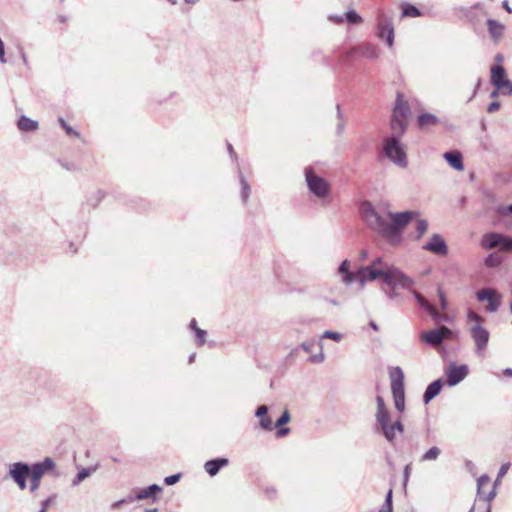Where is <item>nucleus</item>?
Segmentation results:
<instances>
[{
    "instance_id": "nucleus-1",
    "label": "nucleus",
    "mask_w": 512,
    "mask_h": 512,
    "mask_svg": "<svg viewBox=\"0 0 512 512\" xmlns=\"http://www.w3.org/2000/svg\"><path fill=\"white\" fill-rule=\"evenodd\" d=\"M360 211L365 224L387 239L397 237L416 215L413 211L394 213L387 205L375 207L368 201L362 203Z\"/></svg>"
},
{
    "instance_id": "nucleus-2",
    "label": "nucleus",
    "mask_w": 512,
    "mask_h": 512,
    "mask_svg": "<svg viewBox=\"0 0 512 512\" xmlns=\"http://www.w3.org/2000/svg\"><path fill=\"white\" fill-rule=\"evenodd\" d=\"M382 278L390 288L401 287L409 289L413 280L405 275L398 267L389 264L381 257H377L370 265L361 266L357 270L356 280L363 289L367 282Z\"/></svg>"
},
{
    "instance_id": "nucleus-3",
    "label": "nucleus",
    "mask_w": 512,
    "mask_h": 512,
    "mask_svg": "<svg viewBox=\"0 0 512 512\" xmlns=\"http://www.w3.org/2000/svg\"><path fill=\"white\" fill-rule=\"evenodd\" d=\"M467 319L470 323V336L475 345V353L482 355L488 346L490 339L489 331L483 326L484 318L476 312L469 310Z\"/></svg>"
},
{
    "instance_id": "nucleus-4",
    "label": "nucleus",
    "mask_w": 512,
    "mask_h": 512,
    "mask_svg": "<svg viewBox=\"0 0 512 512\" xmlns=\"http://www.w3.org/2000/svg\"><path fill=\"white\" fill-rule=\"evenodd\" d=\"M305 183L309 192L319 200H324L331 194V185L329 182L318 175L316 171L307 166L304 169Z\"/></svg>"
},
{
    "instance_id": "nucleus-5",
    "label": "nucleus",
    "mask_w": 512,
    "mask_h": 512,
    "mask_svg": "<svg viewBox=\"0 0 512 512\" xmlns=\"http://www.w3.org/2000/svg\"><path fill=\"white\" fill-rule=\"evenodd\" d=\"M384 155L400 168L408 166L406 147L401 140L396 138H386L383 143Z\"/></svg>"
},
{
    "instance_id": "nucleus-6",
    "label": "nucleus",
    "mask_w": 512,
    "mask_h": 512,
    "mask_svg": "<svg viewBox=\"0 0 512 512\" xmlns=\"http://www.w3.org/2000/svg\"><path fill=\"white\" fill-rule=\"evenodd\" d=\"M480 245L483 249L498 248L501 252H512V237L498 232H488L482 236Z\"/></svg>"
},
{
    "instance_id": "nucleus-7",
    "label": "nucleus",
    "mask_w": 512,
    "mask_h": 512,
    "mask_svg": "<svg viewBox=\"0 0 512 512\" xmlns=\"http://www.w3.org/2000/svg\"><path fill=\"white\" fill-rule=\"evenodd\" d=\"M55 468V462L53 459L46 457L41 462H36L31 465V472L28 477L30 478V491L35 492L39 489L41 479L48 471Z\"/></svg>"
},
{
    "instance_id": "nucleus-8",
    "label": "nucleus",
    "mask_w": 512,
    "mask_h": 512,
    "mask_svg": "<svg viewBox=\"0 0 512 512\" xmlns=\"http://www.w3.org/2000/svg\"><path fill=\"white\" fill-rule=\"evenodd\" d=\"M376 35L379 39H385L386 44L392 47L394 44V25L391 17L380 11L377 17Z\"/></svg>"
},
{
    "instance_id": "nucleus-9",
    "label": "nucleus",
    "mask_w": 512,
    "mask_h": 512,
    "mask_svg": "<svg viewBox=\"0 0 512 512\" xmlns=\"http://www.w3.org/2000/svg\"><path fill=\"white\" fill-rule=\"evenodd\" d=\"M30 472L31 465L24 462H14L9 464L7 476L17 484L20 490H25Z\"/></svg>"
},
{
    "instance_id": "nucleus-10",
    "label": "nucleus",
    "mask_w": 512,
    "mask_h": 512,
    "mask_svg": "<svg viewBox=\"0 0 512 512\" xmlns=\"http://www.w3.org/2000/svg\"><path fill=\"white\" fill-rule=\"evenodd\" d=\"M477 300L479 302L487 301L486 311L495 313L501 306L502 295L495 289L484 288L476 293Z\"/></svg>"
},
{
    "instance_id": "nucleus-11",
    "label": "nucleus",
    "mask_w": 512,
    "mask_h": 512,
    "mask_svg": "<svg viewBox=\"0 0 512 512\" xmlns=\"http://www.w3.org/2000/svg\"><path fill=\"white\" fill-rule=\"evenodd\" d=\"M469 373V368L466 364L458 365L454 362L449 363L446 367V383L449 387H454L462 382Z\"/></svg>"
},
{
    "instance_id": "nucleus-12",
    "label": "nucleus",
    "mask_w": 512,
    "mask_h": 512,
    "mask_svg": "<svg viewBox=\"0 0 512 512\" xmlns=\"http://www.w3.org/2000/svg\"><path fill=\"white\" fill-rule=\"evenodd\" d=\"M452 331L446 326H440L438 329L422 332L420 338L423 342L432 346H439L447 338L452 337Z\"/></svg>"
},
{
    "instance_id": "nucleus-13",
    "label": "nucleus",
    "mask_w": 512,
    "mask_h": 512,
    "mask_svg": "<svg viewBox=\"0 0 512 512\" xmlns=\"http://www.w3.org/2000/svg\"><path fill=\"white\" fill-rule=\"evenodd\" d=\"M391 391L394 399L405 398L404 373L400 367H395L390 372Z\"/></svg>"
},
{
    "instance_id": "nucleus-14",
    "label": "nucleus",
    "mask_w": 512,
    "mask_h": 512,
    "mask_svg": "<svg viewBox=\"0 0 512 512\" xmlns=\"http://www.w3.org/2000/svg\"><path fill=\"white\" fill-rule=\"evenodd\" d=\"M423 249L436 255H446L448 253L447 244L440 234H433L430 240L423 246Z\"/></svg>"
},
{
    "instance_id": "nucleus-15",
    "label": "nucleus",
    "mask_w": 512,
    "mask_h": 512,
    "mask_svg": "<svg viewBox=\"0 0 512 512\" xmlns=\"http://www.w3.org/2000/svg\"><path fill=\"white\" fill-rule=\"evenodd\" d=\"M413 295H414L415 299L417 300L418 304L423 309H425L436 322H442V321H446L447 320V318L442 316L436 310V308L433 305H431L421 294H419L416 291H413Z\"/></svg>"
},
{
    "instance_id": "nucleus-16",
    "label": "nucleus",
    "mask_w": 512,
    "mask_h": 512,
    "mask_svg": "<svg viewBox=\"0 0 512 512\" xmlns=\"http://www.w3.org/2000/svg\"><path fill=\"white\" fill-rule=\"evenodd\" d=\"M410 114V107L408 102L404 99L403 95L398 93L396 102L393 108L392 117L407 119Z\"/></svg>"
},
{
    "instance_id": "nucleus-17",
    "label": "nucleus",
    "mask_w": 512,
    "mask_h": 512,
    "mask_svg": "<svg viewBox=\"0 0 512 512\" xmlns=\"http://www.w3.org/2000/svg\"><path fill=\"white\" fill-rule=\"evenodd\" d=\"M486 23L491 40L495 43L500 42L504 35L505 25L494 19H488Z\"/></svg>"
},
{
    "instance_id": "nucleus-18",
    "label": "nucleus",
    "mask_w": 512,
    "mask_h": 512,
    "mask_svg": "<svg viewBox=\"0 0 512 512\" xmlns=\"http://www.w3.org/2000/svg\"><path fill=\"white\" fill-rule=\"evenodd\" d=\"M390 126L391 135L388 138H396L397 140H401V137L407 129L406 119L392 117Z\"/></svg>"
},
{
    "instance_id": "nucleus-19",
    "label": "nucleus",
    "mask_w": 512,
    "mask_h": 512,
    "mask_svg": "<svg viewBox=\"0 0 512 512\" xmlns=\"http://www.w3.org/2000/svg\"><path fill=\"white\" fill-rule=\"evenodd\" d=\"M351 263L349 260L345 259L342 261V263L339 265L338 272L342 276V282L346 285L352 284L356 280L357 271L351 272Z\"/></svg>"
},
{
    "instance_id": "nucleus-20",
    "label": "nucleus",
    "mask_w": 512,
    "mask_h": 512,
    "mask_svg": "<svg viewBox=\"0 0 512 512\" xmlns=\"http://www.w3.org/2000/svg\"><path fill=\"white\" fill-rule=\"evenodd\" d=\"M228 463L229 460L227 458H215L207 461L204 464V469L210 476H215L218 474L220 469L226 467Z\"/></svg>"
},
{
    "instance_id": "nucleus-21",
    "label": "nucleus",
    "mask_w": 512,
    "mask_h": 512,
    "mask_svg": "<svg viewBox=\"0 0 512 512\" xmlns=\"http://www.w3.org/2000/svg\"><path fill=\"white\" fill-rule=\"evenodd\" d=\"M489 480L490 479L486 474L480 476L477 479V495L479 496L480 499H483L488 502L492 501L496 496L495 487L487 495L484 494L483 488L485 485L489 483Z\"/></svg>"
},
{
    "instance_id": "nucleus-22",
    "label": "nucleus",
    "mask_w": 512,
    "mask_h": 512,
    "mask_svg": "<svg viewBox=\"0 0 512 512\" xmlns=\"http://www.w3.org/2000/svg\"><path fill=\"white\" fill-rule=\"evenodd\" d=\"M268 407L266 405H261L256 409L255 416L258 417L259 426L266 431H271L273 429V423L271 418L267 415Z\"/></svg>"
},
{
    "instance_id": "nucleus-23",
    "label": "nucleus",
    "mask_w": 512,
    "mask_h": 512,
    "mask_svg": "<svg viewBox=\"0 0 512 512\" xmlns=\"http://www.w3.org/2000/svg\"><path fill=\"white\" fill-rule=\"evenodd\" d=\"M505 70L502 66H494L491 69V82L498 89H502L505 86Z\"/></svg>"
},
{
    "instance_id": "nucleus-24",
    "label": "nucleus",
    "mask_w": 512,
    "mask_h": 512,
    "mask_svg": "<svg viewBox=\"0 0 512 512\" xmlns=\"http://www.w3.org/2000/svg\"><path fill=\"white\" fill-rule=\"evenodd\" d=\"M417 123L420 129L426 130L439 123L436 115L431 113H422L417 118Z\"/></svg>"
},
{
    "instance_id": "nucleus-25",
    "label": "nucleus",
    "mask_w": 512,
    "mask_h": 512,
    "mask_svg": "<svg viewBox=\"0 0 512 512\" xmlns=\"http://www.w3.org/2000/svg\"><path fill=\"white\" fill-rule=\"evenodd\" d=\"M441 389H442V380L441 379H437V380L433 381L432 383H430L428 385V387L426 388L424 396H423L424 403L425 404L429 403L433 398H435L440 393Z\"/></svg>"
},
{
    "instance_id": "nucleus-26",
    "label": "nucleus",
    "mask_w": 512,
    "mask_h": 512,
    "mask_svg": "<svg viewBox=\"0 0 512 512\" xmlns=\"http://www.w3.org/2000/svg\"><path fill=\"white\" fill-rule=\"evenodd\" d=\"M444 158L455 170L462 171L464 169L462 155L459 152H446Z\"/></svg>"
},
{
    "instance_id": "nucleus-27",
    "label": "nucleus",
    "mask_w": 512,
    "mask_h": 512,
    "mask_svg": "<svg viewBox=\"0 0 512 512\" xmlns=\"http://www.w3.org/2000/svg\"><path fill=\"white\" fill-rule=\"evenodd\" d=\"M162 487L157 484H152L146 488H143L136 493L137 500H144L147 498H156V493L161 492Z\"/></svg>"
},
{
    "instance_id": "nucleus-28",
    "label": "nucleus",
    "mask_w": 512,
    "mask_h": 512,
    "mask_svg": "<svg viewBox=\"0 0 512 512\" xmlns=\"http://www.w3.org/2000/svg\"><path fill=\"white\" fill-rule=\"evenodd\" d=\"M18 129L23 132H31L38 129L39 124L37 121L28 118L27 116H21L17 123Z\"/></svg>"
},
{
    "instance_id": "nucleus-29",
    "label": "nucleus",
    "mask_w": 512,
    "mask_h": 512,
    "mask_svg": "<svg viewBox=\"0 0 512 512\" xmlns=\"http://www.w3.org/2000/svg\"><path fill=\"white\" fill-rule=\"evenodd\" d=\"M97 467L82 468L76 477L72 480V486H78L82 481L88 478L96 471Z\"/></svg>"
},
{
    "instance_id": "nucleus-30",
    "label": "nucleus",
    "mask_w": 512,
    "mask_h": 512,
    "mask_svg": "<svg viewBox=\"0 0 512 512\" xmlns=\"http://www.w3.org/2000/svg\"><path fill=\"white\" fill-rule=\"evenodd\" d=\"M359 52L362 54V56L369 59H377L379 56L378 50L373 44H365L359 48Z\"/></svg>"
},
{
    "instance_id": "nucleus-31",
    "label": "nucleus",
    "mask_w": 512,
    "mask_h": 512,
    "mask_svg": "<svg viewBox=\"0 0 512 512\" xmlns=\"http://www.w3.org/2000/svg\"><path fill=\"white\" fill-rule=\"evenodd\" d=\"M441 454L440 448L433 446L429 448L421 457L420 462L435 461Z\"/></svg>"
},
{
    "instance_id": "nucleus-32",
    "label": "nucleus",
    "mask_w": 512,
    "mask_h": 512,
    "mask_svg": "<svg viewBox=\"0 0 512 512\" xmlns=\"http://www.w3.org/2000/svg\"><path fill=\"white\" fill-rule=\"evenodd\" d=\"M379 427H380L381 432H382L383 436L385 437V439L388 442L393 443L395 440V433L393 431V426H392L391 421L381 424V425H379Z\"/></svg>"
},
{
    "instance_id": "nucleus-33",
    "label": "nucleus",
    "mask_w": 512,
    "mask_h": 512,
    "mask_svg": "<svg viewBox=\"0 0 512 512\" xmlns=\"http://www.w3.org/2000/svg\"><path fill=\"white\" fill-rule=\"evenodd\" d=\"M421 16L420 10L412 5V4H403L402 5V17H419Z\"/></svg>"
},
{
    "instance_id": "nucleus-34",
    "label": "nucleus",
    "mask_w": 512,
    "mask_h": 512,
    "mask_svg": "<svg viewBox=\"0 0 512 512\" xmlns=\"http://www.w3.org/2000/svg\"><path fill=\"white\" fill-rule=\"evenodd\" d=\"M376 422L379 425L390 422V414L387 408L377 409L375 413Z\"/></svg>"
},
{
    "instance_id": "nucleus-35",
    "label": "nucleus",
    "mask_w": 512,
    "mask_h": 512,
    "mask_svg": "<svg viewBox=\"0 0 512 512\" xmlns=\"http://www.w3.org/2000/svg\"><path fill=\"white\" fill-rule=\"evenodd\" d=\"M376 422L379 425L390 422V414L387 408L377 409L375 413Z\"/></svg>"
},
{
    "instance_id": "nucleus-36",
    "label": "nucleus",
    "mask_w": 512,
    "mask_h": 512,
    "mask_svg": "<svg viewBox=\"0 0 512 512\" xmlns=\"http://www.w3.org/2000/svg\"><path fill=\"white\" fill-rule=\"evenodd\" d=\"M239 180H240V183L242 186V193H241L242 199L244 202H246L250 196L251 189H250V186H249L247 180L245 179V177L242 173L239 174Z\"/></svg>"
},
{
    "instance_id": "nucleus-37",
    "label": "nucleus",
    "mask_w": 512,
    "mask_h": 512,
    "mask_svg": "<svg viewBox=\"0 0 512 512\" xmlns=\"http://www.w3.org/2000/svg\"><path fill=\"white\" fill-rule=\"evenodd\" d=\"M501 261H502V260H501V258H500L498 255H496V254L492 253V254H489V255L485 258V260H484V264H485L487 267L492 268V267H497V266H499V265L501 264Z\"/></svg>"
},
{
    "instance_id": "nucleus-38",
    "label": "nucleus",
    "mask_w": 512,
    "mask_h": 512,
    "mask_svg": "<svg viewBox=\"0 0 512 512\" xmlns=\"http://www.w3.org/2000/svg\"><path fill=\"white\" fill-rule=\"evenodd\" d=\"M345 18L351 24H360L363 21L362 17L355 10L347 11Z\"/></svg>"
},
{
    "instance_id": "nucleus-39",
    "label": "nucleus",
    "mask_w": 512,
    "mask_h": 512,
    "mask_svg": "<svg viewBox=\"0 0 512 512\" xmlns=\"http://www.w3.org/2000/svg\"><path fill=\"white\" fill-rule=\"evenodd\" d=\"M336 110H337V118L339 120V122L336 126V133H337V135H341V134H343V132L345 130V120L343 119L340 105L336 106Z\"/></svg>"
},
{
    "instance_id": "nucleus-40",
    "label": "nucleus",
    "mask_w": 512,
    "mask_h": 512,
    "mask_svg": "<svg viewBox=\"0 0 512 512\" xmlns=\"http://www.w3.org/2000/svg\"><path fill=\"white\" fill-rule=\"evenodd\" d=\"M322 339H331L333 341L340 342L343 339V335L341 333H339V332L326 330L321 335V340Z\"/></svg>"
},
{
    "instance_id": "nucleus-41",
    "label": "nucleus",
    "mask_w": 512,
    "mask_h": 512,
    "mask_svg": "<svg viewBox=\"0 0 512 512\" xmlns=\"http://www.w3.org/2000/svg\"><path fill=\"white\" fill-rule=\"evenodd\" d=\"M427 228H428V222L424 219H419L417 222H416V231L418 233V238L422 237L425 232L427 231Z\"/></svg>"
},
{
    "instance_id": "nucleus-42",
    "label": "nucleus",
    "mask_w": 512,
    "mask_h": 512,
    "mask_svg": "<svg viewBox=\"0 0 512 512\" xmlns=\"http://www.w3.org/2000/svg\"><path fill=\"white\" fill-rule=\"evenodd\" d=\"M510 466H511L510 463H504V464L501 465V467H500V469L498 471L496 480L494 482V487L500 483L501 479L505 476V474L510 469Z\"/></svg>"
},
{
    "instance_id": "nucleus-43",
    "label": "nucleus",
    "mask_w": 512,
    "mask_h": 512,
    "mask_svg": "<svg viewBox=\"0 0 512 512\" xmlns=\"http://www.w3.org/2000/svg\"><path fill=\"white\" fill-rule=\"evenodd\" d=\"M59 123L62 126V128L65 130L67 135H74L76 137L80 136L79 132L74 130L63 118H59Z\"/></svg>"
},
{
    "instance_id": "nucleus-44",
    "label": "nucleus",
    "mask_w": 512,
    "mask_h": 512,
    "mask_svg": "<svg viewBox=\"0 0 512 512\" xmlns=\"http://www.w3.org/2000/svg\"><path fill=\"white\" fill-rule=\"evenodd\" d=\"M496 213L502 217L512 215V204L507 206H499L496 208Z\"/></svg>"
},
{
    "instance_id": "nucleus-45",
    "label": "nucleus",
    "mask_w": 512,
    "mask_h": 512,
    "mask_svg": "<svg viewBox=\"0 0 512 512\" xmlns=\"http://www.w3.org/2000/svg\"><path fill=\"white\" fill-rule=\"evenodd\" d=\"M321 351L318 354L312 355L309 357V362L311 363H322L325 360V355L323 353V346L320 342Z\"/></svg>"
},
{
    "instance_id": "nucleus-46",
    "label": "nucleus",
    "mask_w": 512,
    "mask_h": 512,
    "mask_svg": "<svg viewBox=\"0 0 512 512\" xmlns=\"http://www.w3.org/2000/svg\"><path fill=\"white\" fill-rule=\"evenodd\" d=\"M195 335H196V339H197L198 345L205 344V342H206V335H207V332L205 330L196 329Z\"/></svg>"
},
{
    "instance_id": "nucleus-47",
    "label": "nucleus",
    "mask_w": 512,
    "mask_h": 512,
    "mask_svg": "<svg viewBox=\"0 0 512 512\" xmlns=\"http://www.w3.org/2000/svg\"><path fill=\"white\" fill-rule=\"evenodd\" d=\"M289 420H290V415H289L288 411H284L283 414L280 416V418L276 421L275 426L281 427V426L285 425L286 423H288Z\"/></svg>"
},
{
    "instance_id": "nucleus-48",
    "label": "nucleus",
    "mask_w": 512,
    "mask_h": 512,
    "mask_svg": "<svg viewBox=\"0 0 512 512\" xmlns=\"http://www.w3.org/2000/svg\"><path fill=\"white\" fill-rule=\"evenodd\" d=\"M181 474H174L165 477L164 483L168 486L176 484L180 480Z\"/></svg>"
},
{
    "instance_id": "nucleus-49",
    "label": "nucleus",
    "mask_w": 512,
    "mask_h": 512,
    "mask_svg": "<svg viewBox=\"0 0 512 512\" xmlns=\"http://www.w3.org/2000/svg\"><path fill=\"white\" fill-rule=\"evenodd\" d=\"M437 293H438V297H439V300H440V306L443 310H445L447 308V299H446V296L444 294V292L442 291L441 288H438L437 290Z\"/></svg>"
},
{
    "instance_id": "nucleus-50",
    "label": "nucleus",
    "mask_w": 512,
    "mask_h": 512,
    "mask_svg": "<svg viewBox=\"0 0 512 512\" xmlns=\"http://www.w3.org/2000/svg\"><path fill=\"white\" fill-rule=\"evenodd\" d=\"M392 497H393L392 489H389V491H388V493H387V495H386V498H385L384 504H383L382 506H384V507H389V508H392V509H393Z\"/></svg>"
},
{
    "instance_id": "nucleus-51",
    "label": "nucleus",
    "mask_w": 512,
    "mask_h": 512,
    "mask_svg": "<svg viewBox=\"0 0 512 512\" xmlns=\"http://www.w3.org/2000/svg\"><path fill=\"white\" fill-rule=\"evenodd\" d=\"M395 408L399 412H403L405 409V398L394 399Z\"/></svg>"
},
{
    "instance_id": "nucleus-52",
    "label": "nucleus",
    "mask_w": 512,
    "mask_h": 512,
    "mask_svg": "<svg viewBox=\"0 0 512 512\" xmlns=\"http://www.w3.org/2000/svg\"><path fill=\"white\" fill-rule=\"evenodd\" d=\"M392 426H393V431H394L395 435L397 433H402L404 431L403 424L399 420L394 421L392 423Z\"/></svg>"
},
{
    "instance_id": "nucleus-53",
    "label": "nucleus",
    "mask_w": 512,
    "mask_h": 512,
    "mask_svg": "<svg viewBox=\"0 0 512 512\" xmlns=\"http://www.w3.org/2000/svg\"><path fill=\"white\" fill-rule=\"evenodd\" d=\"M499 108H500V103L497 101H494L488 105L487 111H488V113H494V112L498 111Z\"/></svg>"
},
{
    "instance_id": "nucleus-54",
    "label": "nucleus",
    "mask_w": 512,
    "mask_h": 512,
    "mask_svg": "<svg viewBox=\"0 0 512 512\" xmlns=\"http://www.w3.org/2000/svg\"><path fill=\"white\" fill-rule=\"evenodd\" d=\"M466 469L473 475H475L476 465L471 460L465 461Z\"/></svg>"
},
{
    "instance_id": "nucleus-55",
    "label": "nucleus",
    "mask_w": 512,
    "mask_h": 512,
    "mask_svg": "<svg viewBox=\"0 0 512 512\" xmlns=\"http://www.w3.org/2000/svg\"><path fill=\"white\" fill-rule=\"evenodd\" d=\"M376 404H377V409H385L386 408V405H385V402H384V399L382 396L378 395L376 397Z\"/></svg>"
},
{
    "instance_id": "nucleus-56",
    "label": "nucleus",
    "mask_w": 512,
    "mask_h": 512,
    "mask_svg": "<svg viewBox=\"0 0 512 512\" xmlns=\"http://www.w3.org/2000/svg\"><path fill=\"white\" fill-rule=\"evenodd\" d=\"M328 18H329L330 21H332L334 23H337V24H341L344 21V17L343 16L330 15Z\"/></svg>"
},
{
    "instance_id": "nucleus-57",
    "label": "nucleus",
    "mask_w": 512,
    "mask_h": 512,
    "mask_svg": "<svg viewBox=\"0 0 512 512\" xmlns=\"http://www.w3.org/2000/svg\"><path fill=\"white\" fill-rule=\"evenodd\" d=\"M312 346L313 342H304L301 344V348L307 353L311 352Z\"/></svg>"
},
{
    "instance_id": "nucleus-58",
    "label": "nucleus",
    "mask_w": 512,
    "mask_h": 512,
    "mask_svg": "<svg viewBox=\"0 0 512 512\" xmlns=\"http://www.w3.org/2000/svg\"><path fill=\"white\" fill-rule=\"evenodd\" d=\"M50 504H51V499L50 498L44 500L41 503V509L40 510H43V511L47 512V509L49 508Z\"/></svg>"
},
{
    "instance_id": "nucleus-59",
    "label": "nucleus",
    "mask_w": 512,
    "mask_h": 512,
    "mask_svg": "<svg viewBox=\"0 0 512 512\" xmlns=\"http://www.w3.org/2000/svg\"><path fill=\"white\" fill-rule=\"evenodd\" d=\"M289 428L287 427H284V428H280L278 431H277V437H283L285 435H287L289 433Z\"/></svg>"
},
{
    "instance_id": "nucleus-60",
    "label": "nucleus",
    "mask_w": 512,
    "mask_h": 512,
    "mask_svg": "<svg viewBox=\"0 0 512 512\" xmlns=\"http://www.w3.org/2000/svg\"><path fill=\"white\" fill-rule=\"evenodd\" d=\"M503 375L505 377L512 378V368H506L503 370Z\"/></svg>"
},
{
    "instance_id": "nucleus-61",
    "label": "nucleus",
    "mask_w": 512,
    "mask_h": 512,
    "mask_svg": "<svg viewBox=\"0 0 512 512\" xmlns=\"http://www.w3.org/2000/svg\"><path fill=\"white\" fill-rule=\"evenodd\" d=\"M190 328L196 333V329H200L199 327H197V322L195 319H192L191 322H190Z\"/></svg>"
},
{
    "instance_id": "nucleus-62",
    "label": "nucleus",
    "mask_w": 512,
    "mask_h": 512,
    "mask_svg": "<svg viewBox=\"0 0 512 512\" xmlns=\"http://www.w3.org/2000/svg\"><path fill=\"white\" fill-rule=\"evenodd\" d=\"M503 8L508 12L512 13V8L509 6V3L507 0L503 1Z\"/></svg>"
},
{
    "instance_id": "nucleus-63",
    "label": "nucleus",
    "mask_w": 512,
    "mask_h": 512,
    "mask_svg": "<svg viewBox=\"0 0 512 512\" xmlns=\"http://www.w3.org/2000/svg\"><path fill=\"white\" fill-rule=\"evenodd\" d=\"M396 288H397V287H395V288H391V291L387 293V296H388L390 299H393V298H395V297L397 296V293L395 292V289H396Z\"/></svg>"
},
{
    "instance_id": "nucleus-64",
    "label": "nucleus",
    "mask_w": 512,
    "mask_h": 512,
    "mask_svg": "<svg viewBox=\"0 0 512 512\" xmlns=\"http://www.w3.org/2000/svg\"><path fill=\"white\" fill-rule=\"evenodd\" d=\"M504 83H505L504 87H507L509 90L508 93L511 94L512 93V83L509 80H506Z\"/></svg>"
}]
</instances>
